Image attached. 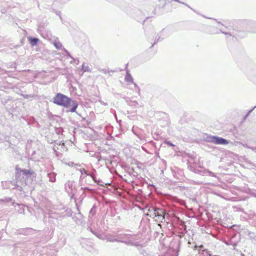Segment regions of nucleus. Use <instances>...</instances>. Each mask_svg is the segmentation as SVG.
Returning <instances> with one entry per match:
<instances>
[{
  "instance_id": "obj_1",
  "label": "nucleus",
  "mask_w": 256,
  "mask_h": 256,
  "mask_svg": "<svg viewBox=\"0 0 256 256\" xmlns=\"http://www.w3.org/2000/svg\"><path fill=\"white\" fill-rule=\"evenodd\" d=\"M72 102L74 103V106L70 109V112H74L76 110L78 104L72 102L70 98L62 94L58 93L53 98L54 103L65 108L69 107Z\"/></svg>"
},
{
  "instance_id": "obj_2",
  "label": "nucleus",
  "mask_w": 256,
  "mask_h": 256,
  "mask_svg": "<svg viewBox=\"0 0 256 256\" xmlns=\"http://www.w3.org/2000/svg\"><path fill=\"white\" fill-rule=\"evenodd\" d=\"M238 25L242 30L254 32L250 30V28L255 25V23L251 20H242L238 22Z\"/></svg>"
},
{
  "instance_id": "obj_3",
  "label": "nucleus",
  "mask_w": 256,
  "mask_h": 256,
  "mask_svg": "<svg viewBox=\"0 0 256 256\" xmlns=\"http://www.w3.org/2000/svg\"><path fill=\"white\" fill-rule=\"evenodd\" d=\"M154 214L158 218L157 220L162 222L164 219L165 212L163 209L157 208L154 210Z\"/></svg>"
},
{
  "instance_id": "obj_4",
  "label": "nucleus",
  "mask_w": 256,
  "mask_h": 256,
  "mask_svg": "<svg viewBox=\"0 0 256 256\" xmlns=\"http://www.w3.org/2000/svg\"><path fill=\"white\" fill-rule=\"evenodd\" d=\"M208 141L215 144H224V139L218 138L214 136H210L208 138Z\"/></svg>"
},
{
  "instance_id": "obj_5",
  "label": "nucleus",
  "mask_w": 256,
  "mask_h": 256,
  "mask_svg": "<svg viewBox=\"0 0 256 256\" xmlns=\"http://www.w3.org/2000/svg\"><path fill=\"white\" fill-rule=\"evenodd\" d=\"M18 172H16V176L18 178H20V176L21 174L23 175L28 176V175H32L34 174V172L32 170L26 169H18Z\"/></svg>"
},
{
  "instance_id": "obj_6",
  "label": "nucleus",
  "mask_w": 256,
  "mask_h": 256,
  "mask_svg": "<svg viewBox=\"0 0 256 256\" xmlns=\"http://www.w3.org/2000/svg\"><path fill=\"white\" fill-rule=\"evenodd\" d=\"M235 30H234V29H232V32H226L225 30V32H224L225 36H229L230 37L232 36V38H236V36L242 38V37L246 35V34L244 32L242 34H238L236 36V34H234V31H235ZM237 30L240 31V30Z\"/></svg>"
},
{
  "instance_id": "obj_7",
  "label": "nucleus",
  "mask_w": 256,
  "mask_h": 256,
  "mask_svg": "<svg viewBox=\"0 0 256 256\" xmlns=\"http://www.w3.org/2000/svg\"><path fill=\"white\" fill-rule=\"evenodd\" d=\"M28 40L32 46H36L38 42V39L37 38L30 37L28 38Z\"/></svg>"
},
{
  "instance_id": "obj_8",
  "label": "nucleus",
  "mask_w": 256,
  "mask_h": 256,
  "mask_svg": "<svg viewBox=\"0 0 256 256\" xmlns=\"http://www.w3.org/2000/svg\"><path fill=\"white\" fill-rule=\"evenodd\" d=\"M240 144H241L244 147L252 150L253 152L256 153V147H252L248 146L247 144H243L242 143L239 142Z\"/></svg>"
},
{
  "instance_id": "obj_9",
  "label": "nucleus",
  "mask_w": 256,
  "mask_h": 256,
  "mask_svg": "<svg viewBox=\"0 0 256 256\" xmlns=\"http://www.w3.org/2000/svg\"><path fill=\"white\" fill-rule=\"evenodd\" d=\"M54 44L56 46V48L58 49H60L62 47V44L60 43L59 42H55L54 43Z\"/></svg>"
},
{
  "instance_id": "obj_10",
  "label": "nucleus",
  "mask_w": 256,
  "mask_h": 256,
  "mask_svg": "<svg viewBox=\"0 0 256 256\" xmlns=\"http://www.w3.org/2000/svg\"><path fill=\"white\" fill-rule=\"evenodd\" d=\"M254 109H252L250 110H249V112H248V113L246 115L244 116V118L242 120L241 122V124L243 123L244 122V121L246 120V119L248 117V116H249V114H250V112L252 111Z\"/></svg>"
},
{
  "instance_id": "obj_11",
  "label": "nucleus",
  "mask_w": 256,
  "mask_h": 256,
  "mask_svg": "<svg viewBox=\"0 0 256 256\" xmlns=\"http://www.w3.org/2000/svg\"><path fill=\"white\" fill-rule=\"evenodd\" d=\"M230 130H229L230 132H232L233 134H234L236 132V128H235V126H230Z\"/></svg>"
},
{
  "instance_id": "obj_12",
  "label": "nucleus",
  "mask_w": 256,
  "mask_h": 256,
  "mask_svg": "<svg viewBox=\"0 0 256 256\" xmlns=\"http://www.w3.org/2000/svg\"><path fill=\"white\" fill-rule=\"evenodd\" d=\"M166 143L168 145V146H174V145L172 143H171L170 142H166Z\"/></svg>"
},
{
  "instance_id": "obj_13",
  "label": "nucleus",
  "mask_w": 256,
  "mask_h": 256,
  "mask_svg": "<svg viewBox=\"0 0 256 256\" xmlns=\"http://www.w3.org/2000/svg\"><path fill=\"white\" fill-rule=\"evenodd\" d=\"M228 141L225 139V145L228 144Z\"/></svg>"
},
{
  "instance_id": "obj_14",
  "label": "nucleus",
  "mask_w": 256,
  "mask_h": 256,
  "mask_svg": "<svg viewBox=\"0 0 256 256\" xmlns=\"http://www.w3.org/2000/svg\"><path fill=\"white\" fill-rule=\"evenodd\" d=\"M224 244H227V245H228L229 244L228 243H227V242L225 240V242H224Z\"/></svg>"
},
{
  "instance_id": "obj_15",
  "label": "nucleus",
  "mask_w": 256,
  "mask_h": 256,
  "mask_svg": "<svg viewBox=\"0 0 256 256\" xmlns=\"http://www.w3.org/2000/svg\"><path fill=\"white\" fill-rule=\"evenodd\" d=\"M236 246V244H234L233 245L234 248H235L234 246Z\"/></svg>"
},
{
  "instance_id": "obj_16",
  "label": "nucleus",
  "mask_w": 256,
  "mask_h": 256,
  "mask_svg": "<svg viewBox=\"0 0 256 256\" xmlns=\"http://www.w3.org/2000/svg\"><path fill=\"white\" fill-rule=\"evenodd\" d=\"M256 108V106H254V108Z\"/></svg>"
}]
</instances>
